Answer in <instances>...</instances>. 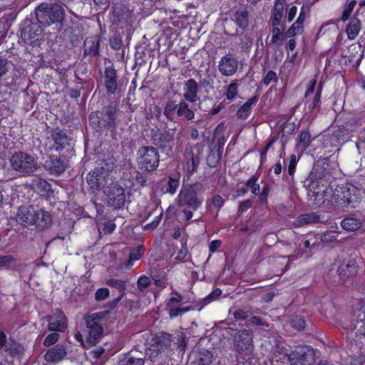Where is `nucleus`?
Listing matches in <instances>:
<instances>
[{"mask_svg": "<svg viewBox=\"0 0 365 365\" xmlns=\"http://www.w3.org/2000/svg\"><path fill=\"white\" fill-rule=\"evenodd\" d=\"M37 21L43 26L61 24L65 18L64 9L57 4H41L36 10Z\"/></svg>", "mask_w": 365, "mask_h": 365, "instance_id": "obj_1", "label": "nucleus"}, {"mask_svg": "<svg viewBox=\"0 0 365 365\" xmlns=\"http://www.w3.org/2000/svg\"><path fill=\"white\" fill-rule=\"evenodd\" d=\"M201 185L197 183L183 185L176 198L177 205L180 207H187L196 211L203 202V197L199 194Z\"/></svg>", "mask_w": 365, "mask_h": 365, "instance_id": "obj_2", "label": "nucleus"}, {"mask_svg": "<svg viewBox=\"0 0 365 365\" xmlns=\"http://www.w3.org/2000/svg\"><path fill=\"white\" fill-rule=\"evenodd\" d=\"M360 190L352 184L338 185L334 190L333 200L342 208L355 207L354 204L360 200Z\"/></svg>", "mask_w": 365, "mask_h": 365, "instance_id": "obj_3", "label": "nucleus"}, {"mask_svg": "<svg viewBox=\"0 0 365 365\" xmlns=\"http://www.w3.org/2000/svg\"><path fill=\"white\" fill-rule=\"evenodd\" d=\"M117 111L116 106L108 105L101 111L91 113L89 115L91 125L96 130L114 128L117 123Z\"/></svg>", "mask_w": 365, "mask_h": 365, "instance_id": "obj_4", "label": "nucleus"}, {"mask_svg": "<svg viewBox=\"0 0 365 365\" xmlns=\"http://www.w3.org/2000/svg\"><path fill=\"white\" fill-rule=\"evenodd\" d=\"M137 163L141 170L152 173L160 164V153L157 148L149 145L140 147L137 152Z\"/></svg>", "mask_w": 365, "mask_h": 365, "instance_id": "obj_5", "label": "nucleus"}, {"mask_svg": "<svg viewBox=\"0 0 365 365\" xmlns=\"http://www.w3.org/2000/svg\"><path fill=\"white\" fill-rule=\"evenodd\" d=\"M20 36L22 41L29 45H34L43 38L44 32L38 21L26 19L20 25Z\"/></svg>", "mask_w": 365, "mask_h": 365, "instance_id": "obj_6", "label": "nucleus"}, {"mask_svg": "<svg viewBox=\"0 0 365 365\" xmlns=\"http://www.w3.org/2000/svg\"><path fill=\"white\" fill-rule=\"evenodd\" d=\"M153 144L158 148L163 153L168 156L173 154L175 146V130L165 128L163 130L158 129L151 135Z\"/></svg>", "mask_w": 365, "mask_h": 365, "instance_id": "obj_7", "label": "nucleus"}, {"mask_svg": "<svg viewBox=\"0 0 365 365\" xmlns=\"http://www.w3.org/2000/svg\"><path fill=\"white\" fill-rule=\"evenodd\" d=\"M11 168L23 175H30L38 168L37 163L34 157L24 153H15L10 159Z\"/></svg>", "mask_w": 365, "mask_h": 365, "instance_id": "obj_8", "label": "nucleus"}, {"mask_svg": "<svg viewBox=\"0 0 365 365\" xmlns=\"http://www.w3.org/2000/svg\"><path fill=\"white\" fill-rule=\"evenodd\" d=\"M233 346L238 354L244 356L250 355L254 350L252 330L244 329L237 331L233 337Z\"/></svg>", "mask_w": 365, "mask_h": 365, "instance_id": "obj_9", "label": "nucleus"}, {"mask_svg": "<svg viewBox=\"0 0 365 365\" xmlns=\"http://www.w3.org/2000/svg\"><path fill=\"white\" fill-rule=\"evenodd\" d=\"M25 352L24 346L15 339H8L6 334L0 329V353L14 359H21Z\"/></svg>", "mask_w": 365, "mask_h": 365, "instance_id": "obj_10", "label": "nucleus"}, {"mask_svg": "<svg viewBox=\"0 0 365 365\" xmlns=\"http://www.w3.org/2000/svg\"><path fill=\"white\" fill-rule=\"evenodd\" d=\"M291 365H311L314 362V351L309 346L300 345L289 354L284 355Z\"/></svg>", "mask_w": 365, "mask_h": 365, "instance_id": "obj_11", "label": "nucleus"}, {"mask_svg": "<svg viewBox=\"0 0 365 365\" xmlns=\"http://www.w3.org/2000/svg\"><path fill=\"white\" fill-rule=\"evenodd\" d=\"M202 150L203 145L201 143L187 144L185 150V158L188 175H192L197 171Z\"/></svg>", "mask_w": 365, "mask_h": 365, "instance_id": "obj_12", "label": "nucleus"}, {"mask_svg": "<svg viewBox=\"0 0 365 365\" xmlns=\"http://www.w3.org/2000/svg\"><path fill=\"white\" fill-rule=\"evenodd\" d=\"M108 176L109 173L107 169L98 167L87 174L86 182L91 189L99 190L106 185Z\"/></svg>", "mask_w": 365, "mask_h": 365, "instance_id": "obj_13", "label": "nucleus"}, {"mask_svg": "<svg viewBox=\"0 0 365 365\" xmlns=\"http://www.w3.org/2000/svg\"><path fill=\"white\" fill-rule=\"evenodd\" d=\"M354 316L356 319L351 322L346 329L351 331L356 329L359 334L365 337V297L358 300Z\"/></svg>", "mask_w": 365, "mask_h": 365, "instance_id": "obj_14", "label": "nucleus"}, {"mask_svg": "<svg viewBox=\"0 0 365 365\" xmlns=\"http://www.w3.org/2000/svg\"><path fill=\"white\" fill-rule=\"evenodd\" d=\"M108 202L115 209L122 208L125 202V189L118 184H112L108 186L106 192Z\"/></svg>", "mask_w": 365, "mask_h": 365, "instance_id": "obj_15", "label": "nucleus"}, {"mask_svg": "<svg viewBox=\"0 0 365 365\" xmlns=\"http://www.w3.org/2000/svg\"><path fill=\"white\" fill-rule=\"evenodd\" d=\"M358 270L359 265L356 260L354 258H349L340 262L336 272L340 280L344 283L347 279L354 277Z\"/></svg>", "mask_w": 365, "mask_h": 365, "instance_id": "obj_16", "label": "nucleus"}, {"mask_svg": "<svg viewBox=\"0 0 365 365\" xmlns=\"http://www.w3.org/2000/svg\"><path fill=\"white\" fill-rule=\"evenodd\" d=\"M103 78L106 93L108 95L118 93L120 82L118 81L117 71L113 65L105 68Z\"/></svg>", "mask_w": 365, "mask_h": 365, "instance_id": "obj_17", "label": "nucleus"}, {"mask_svg": "<svg viewBox=\"0 0 365 365\" xmlns=\"http://www.w3.org/2000/svg\"><path fill=\"white\" fill-rule=\"evenodd\" d=\"M238 64V61L235 55L229 53L220 60L218 70L223 76H232L236 73Z\"/></svg>", "mask_w": 365, "mask_h": 365, "instance_id": "obj_18", "label": "nucleus"}, {"mask_svg": "<svg viewBox=\"0 0 365 365\" xmlns=\"http://www.w3.org/2000/svg\"><path fill=\"white\" fill-rule=\"evenodd\" d=\"M48 329L51 331L63 332L67 327V318L64 312L56 309L48 317Z\"/></svg>", "mask_w": 365, "mask_h": 365, "instance_id": "obj_19", "label": "nucleus"}, {"mask_svg": "<svg viewBox=\"0 0 365 365\" xmlns=\"http://www.w3.org/2000/svg\"><path fill=\"white\" fill-rule=\"evenodd\" d=\"M98 320L93 317H88L86 319V325L88 329L87 342L91 344H96L103 336V328Z\"/></svg>", "mask_w": 365, "mask_h": 365, "instance_id": "obj_20", "label": "nucleus"}, {"mask_svg": "<svg viewBox=\"0 0 365 365\" xmlns=\"http://www.w3.org/2000/svg\"><path fill=\"white\" fill-rule=\"evenodd\" d=\"M317 83V80L316 77L312 79L309 81L308 87L304 93V103L307 105L309 112H312L314 109L319 108L322 104V96H319V93H314V96L312 100L309 98V96L314 92Z\"/></svg>", "mask_w": 365, "mask_h": 365, "instance_id": "obj_21", "label": "nucleus"}, {"mask_svg": "<svg viewBox=\"0 0 365 365\" xmlns=\"http://www.w3.org/2000/svg\"><path fill=\"white\" fill-rule=\"evenodd\" d=\"M51 139L53 141V148L58 152L62 151L70 145V138L66 133L59 128H56L51 130Z\"/></svg>", "mask_w": 365, "mask_h": 365, "instance_id": "obj_22", "label": "nucleus"}, {"mask_svg": "<svg viewBox=\"0 0 365 365\" xmlns=\"http://www.w3.org/2000/svg\"><path fill=\"white\" fill-rule=\"evenodd\" d=\"M66 356V345L58 344L47 350L44 354V359L48 363L57 364L65 359Z\"/></svg>", "mask_w": 365, "mask_h": 365, "instance_id": "obj_23", "label": "nucleus"}, {"mask_svg": "<svg viewBox=\"0 0 365 365\" xmlns=\"http://www.w3.org/2000/svg\"><path fill=\"white\" fill-rule=\"evenodd\" d=\"M200 86L197 82L193 79L190 78L185 82L184 84V94L183 97L185 101L195 103L200 101V97L198 96Z\"/></svg>", "mask_w": 365, "mask_h": 365, "instance_id": "obj_24", "label": "nucleus"}, {"mask_svg": "<svg viewBox=\"0 0 365 365\" xmlns=\"http://www.w3.org/2000/svg\"><path fill=\"white\" fill-rule=\"evenodd\" d=\"M45 167L51 174L60 175L65 171L66 164L61 157L51 155L48 160L46 161Z\"/></svg>", "mask_w": 365, "mask_h": 365, "instance_id": "obj_25", "label": "nucleus"}, {"mask_svg": "<svg viewBox=\"0 0 365 365\" xmlns=\"http://www.w3.org/2000/svg\"><path fill=\"white\" fill-rule=\"evenodd\" d=\"M313 140L309 129L307 128L300 131L295 145V151L299 157L308 149Z\"/></svg>", "mask_w": 365, "mask_h": 365, "instance_id": "obj_26", "label": "nucleus"}, {"mask_svg": "<svg viewBox=\"0 0 365 365\" xmlns=\"http://www.w3.org/2000/svg\"><path fill=\"white\" fill-rule=\"evenodd\" d=\"M101 40L99 36H94L86 38L83 43L84 56H96L99 55Z\"/></svg>", "mask_w": 365, "mask_h": 365, "instance_id": "obj_27", "label": "nucleus"}, {"mask_svg": "<svg viewBox=\"0 0 365 365\" xmlns=\"http://www.w3.org/2000/svg\"><path fill=\"white\" fill-rule=\"evenodd\" d=\"M36 210L33 207L21 206L18 209L16 219L21 224L34 225Z\"/></svg>", "mask_w": 365, "mask_h": 365, "instance_id": "obj_28", "label": "nucleus"}, {"mask_svg": "<svg viewBox=\"0 0 365 365\" xmlns=\"http://www.w3.org/2000/svg\"><path fill=\"white\" fill-rule=\"evenodd\" d=\"M231 20L242 31L249 26V12L247 9H239L230 16Z\"/></svg>", "mask_w": 365, "mask_h": 365, "instance_id": "obj_29", "label": "nucleus"}, {"mask_svg": "<svg viewBox=\"0 0 365 365\" xmlns=\"http://www.w3.org/2000/svg\"><path fill=\"white\" fill-rule=\"evenodd\" d=\"M171 341V334L166 332L160 333L154 338V344L152 345L153 350L156 351L158 353L163 352L170 346Z\"/></svg>", "mask_w": 365, "mask_h": 365, "instance_id": "obj_30", "label": "nucleus"}, {"mask_svg": "<svg viewBox=\"0 0 365 365\" xmlns=\"http://www.w3.org/2000/svg\"><path fill=\"white\" fill-rule=\"evenodd\" d=\"M259 99L258 95H255L249 98L243 105H242L237 110L236 115L240 120H246L252 113V106L255 104Z\"/></svg>", "mask_w": 365, "mask_h": 365, "instance_id": "obj_31", "label": "nucleus"}, {"mask_svg": "<svg viewBox=\"0 0 365 365\" xmlns=\"http://www.w3.org/2000/svg\"><path fill=\"white\" fill-rule=\"evenodd\" d=\"M51 223L52 217L48 212L43 210H36L35 222H34V225H36L40 228L44 229L49 227L51 225Z\"/></svg>", "mask_w": 365, "mask_h": 365, "instance_id": "obj_32", "label": "nucleus"}, {"mask_svg": "<svg viewBox=\"0 0 365 365\" xmlns=\"http://www.w3.org/2000/svg\"><path fill=\"white\" fill-rule=\"evenodd\" d=\"M361 29V21L356 16L351 17L346 26V32L348 38L349 40H354L358 36Z\"/></svg>", "mask_w": 365, "mask_h": 365, "instance_id": "obj_33", "label": "nucleus"}, {"mask_svg": "<svg viewBox=\"0 0 365 365\" xmlns=\"http://www.w3.org/2000/svg\"><path fill=\"white\" fill-rule=\"evenodd\" d=\"M225 200L220 195H215L212 197L210 202L207 201V210L213 215V210H215V218H217L220 210L222 208Z\"/></svg>", "mask_w": 365, "mask_h": 365, "instance_id": "obj_34", "label": "nucleus"}, {"mask_svg": "<svg viewBox=\"0 0 365 365\" xmlns=\"http://www.w3.org/2000/svg\"><path fill=\"white\" fill-rule=\"evenodd\" d=\"M280 24H274L271 23L272 29L270 30L271 33V39L268 43L269 45H281L282 41H283L287 37L286 33L284 34L282 31L279 28Z\"/></svg>", "mask_w": 365, "mask_h": 365, "instance_id": "obj_35", "label": "nucleus"}, {"mask_svg": "<svg viewBox=\"0 0 365 365\" xmlns=\"http://www.w3.org/2000/svg\"><path fill=\"white\" fill-rule=\"evenodd\" d=\"M320 216L316 212L302 214L295 220L297 226L302 227L308 224H316L319 222Z\"/></svg>", "mask_w": 365, "mask_h": 365, "instance_id": "obj_36", "label": "nucleus"}, {"mask_svg": "<svg viewBox=\"0 0 365 365\" xmlns=\"http://www.w3.org/2000/svg\"><path fill=\"white\" fill-rule=\"evenodd\" d=\"M176 115L177 117L183 118L187 120H192L195 118L194 111L189 108L188 104L183 100H181L178 103Z\"/></svg>", "mask_w": 365, "mask_h": 365, "instance_id": "obj_37", "label": "nucleus"}, {"mask_svg": "<svg viewBox=\"0 0 365 365\" xmlns=\"http://www.w3.org/2000/svg\"><path fill=\"white\" fill-rule=\"evenodd\" d=\"M284 4L279 0L274 1L272 16L271 17V23L280 24L283 17Z\"/></svg>", "mask_w": 365, "mask_h": 365, "instance_id": "obj_38", "label": "nucleus"}, {"mask_svg": "<svg viewBox=\"0 0 365 365\" xmlns=\"http://www.w3.org/2000/svg\"><path fill=\"white\" fill-rule=\"evenodd\" d=\"M341 225L346 231H355L361 227L362 223L356 218L346 217L341 220Z\"/></svg>", "mask_w": 365, "mask_h": 365, "instance_id": "obj_39", "label": "nucleus"}, {"mask_svg": "<svg viewBox=\"0 0 365 365\" xmlns=\"http://www.w3.org/2000/svg\"><path fill=\"white\" fill-rule=\"evenodd\" d=\"M126 281L115 279V278H110L106 280V283L107 285L112 288L116 289L118 292L119 295L125 296L126 295Z\"/></svg>", "mask_w": 365, "mask_h": 365, "instance_id": "obj_40", "label": "nucleus"}, {"mask_svg": "<svg viewBox=\"0 0 365 365\" xmlns=\"http://www.w3.org/2000/svg\"><path fill=\"white\" fill-rule=\"evenodd\" d=\"M178 107V103L176 101L173 100H169L165 107L163 110L164 115L170 121H175V113Z\"/></svg>", "mask_w": 365, "mask_h": 365, "instance_id": "obj_41", "label": "nucleus"}, {"mask_svg": "<svg viewBox=\"0 0 365 365\" xmlns=\"http://www.w3.org/2000/svg\"><path fill=\"white\" fill-rule=\"evenodd\" d=\"M212 354L208 350H202L197 355L195 365H210L212 361Z\"/></svg>", "mask_w": 365, "mask_h": 365, "instance_id": "obj_42", "label": "nucleus"}, {"mask_svg": "<svg viewBox=\"0 0 365 365\" xmlns=\"http://www.w3.org/2000/svg\"><path fill=\"white\" fill-rule=\"evenodd\" d=\"M239 86L238 80H234L225 87V96L227 100L232 101L238 96Z\"/></svg>", "mask_w": 365, "mask_h": 365, "instance_id": "obj_43", "label": "nucleus"}, {"mask_svg": "<svg viewBox=\"0 0 365 365\" xmlns=\"http://www.w3.org/2000/svg\"><path fill=\"white\" fill-rule=\"evenodd\" d=\"M311 186L314 187V192L319 195V193H324L327 191L328 187L330 186V182L322 178H319L315 182H312Z\"/></svg>", "mask_w": 365, "mask_h": 365, "instance_id": "obj_44", "label": "nucleus"}, {"mask_svg": "<svg viewBox=\"0 0 365 365\" xmlns=\"http://www.w3.org/2000/svg\"><path fill=\"white\" fill-rule=\"evenodd\" d=\"M221 152L220 150H211L207 157V163L210 168H217L221 161Z\"/></svg>", "mask_w": 365, "mask_h": 365, "instance_id": "obj_45", "label": "nucleus"}, {"mask_svg": "<svg viewBox=\"0 0 365 365\" xmlns=\"http://www.w3.org/2000/svg\"><path fill=\"white\" fill-rule=\"evenodd\" d=\"M259 174L255 173L253 175H252L250 178L248 179L245 182L246 185L250 187L252 193H253L255 195H258L260 190V186L257 182L259 180Z\"/></svg>", "mask_w": 365, "mask_h": 365, "instance_id": "obj_46", "label": "nucleus"}, {"mask_svg": "<svg viewBox=\"0 0 365 365\" xmlns=\"http://www.w3.org/2000/svg\"><path fill=\"white\" fill-rule=\"evenodd\" d=\"M144 247L143 245H138L130 250L129 253V262H133L141 259L144 254Z\"/></svg>", "mask_w": 365, "mask_h": 365, "instance_id": "obj_47", "label": "nucleus"}, {"mask_svg": "<svg viewBox=\"0 0 365 365\" xmlns=\"http://www.w3.org/2000/svg\"><path fill=\"white\" fill-rule=\"evenodd\" d=\"M36 186L37 190L40 192H42V195H48L53 192L52 185L45 180L39 179Z\"/></svg>", "mask_w": 365, "mask_h": 365, "instance_id": "obj_48", "label": "nucleus"}, {"mask_svg": "<svg viewBox=\"0 0 365 365\" xmlns=\"http://www.w3.org/2000/svg\"><path fill=\"white\" fill-rule=\"evenodd\" d=\"M179 186L180 178L169 176L166 187V192H168L170 195H174L176 192Z\"/></svg>", "mask_w": 365, "mask_h": 365, "instance_id": "obj_49", "label": "nucleus"}, {"mask_svg": "<svg viewBox=\"0 0 365 365\" xmlns=\"http://www.w3.org/2000/svg\"><path fill=\"white\" fill-rule=\"evenodd\" d=\"M168 311V314L170 319L175 318L179 316H182L183 314L190 310V307H166Z\"/></svg>", "mask_w": 365, "mask_h": 365, "instance_id": "obj_50", "label": "nucleus"}, {"mask_svg": "<svg viewBox=\"0 0 365 365\" xmlns=\"http://www.w3.org/2000/svg\"><path fill=\"white\" fill-rule=\"evenodd\" d=\"M119 365H144V361L140 358L127 356L120 360Z\"/></svg>", "mask_w": 365, "mask_h": 365, "instance_id": "obj_51", "label": "nucleus"}, {"mask_svg": "<svg viewBox=\"0 0 365 365\" xmlns=\"http://www.w3.org/2000/svg\"><path fill=\"white\" fill-rule=\"evenodd\" d=\"M304 27L294 23L286 31L287 37L293 38L298 34L304 32Z\"/></svg>", "mask_w": 365, "mask_h": 365, "instance_id": "obj_52", "label": "nucleus"}, {"mask_svg": "<svg viewBox=\"0 0 365 365\" xmlns=\"http://www.w3.org/2000/svg\"><path fill=\"white\" fill-rule=\"evenodd\" d=\"M163 216V209H161L159 215H157L151 222L145 225L144 227V229L145 230H150V231H152V230H154L155 229H156L158 227V226L159 225L160 221L162 220Z\"/></svg>", "mask_w": 365, "mask_h": 365, "instance_id": "obj_53", "label": "nucleus"}, {"mask_svg": "<svg viewBox=\"0 0 365 365\" xmlns=\"http://www.w3.org/2000/svg\"><path fill=\"white\" fill-rule=\"evenodd\" d=\"M277 139L275 137H272L265 145V146L262 149L259 153L260 157V163L262 164L264 161L267 159V153L269 149L274 145L276 142Z\"/></svg>", "mask_w": 365, "mask_h": 365, "instance_id": "obj_54", "label": "nucleus"}, {"mask_svg": "<svg viewBox=\"0 0 365 365\" xmlns=\"http://www.w3.org/2000/svg\"><path fill=\"white\" fill-rule=\"evenodd\" d=\"M298 160L299 158H297L295 154L293 153L290 155L289 163L287 168V173L289 176L292 177L294 175L296 171Z\"/></svg>", "mask_w": 365, "mask_h": 365, "instance_id": "obj_55", "label": "nucleus"}, {"mask_svg": "<svg viewBox=\"0 0 365 365\" xmlns=\"http://www.w3.org/2000/svg\"><path fill=\"white\" fill-rule=\"evenodd\" d=\"M56 332L57 331H54L47 335L43 342V344L45 346H50L55 344L58 341L59 339V334Z\"/></svg>", "mask_w": 365, "mask_h": 365, "instance_id": "obj_56", "label": "nucleus"}, {"mask_svg": "<svg viewBox=\"0 0 365 365\" xmlns=\"http://www.w3.org/2000/svg\"><path fill=\"white\" fill-rule=\"evenodd\" d=\"M150 284V278L145 275H141L139 277L137 281V287L140 291L148 288Z\"/></svg>", "mask_w": 365, "mask_h": 365, "instance_id": "obj_57", "label": "nucleus"}, {"mask_svg": "<svg viewBox=\"0 0 365 365\" xmlns=\"http://www.w3.org/2000/svg\"><path fill=\"white\" fill-rule=\"evenodd\" d=\"M109 289L106 287L99 288L96 290L95 294V298L98 302L105 300L109 297Z\"/></svg>", "mask_w": 365, "mask_h": 365, "instance_id": "obj_58", "label": "nucleus"}, {"mask_svg": "<svg viewBox=\"0 0 365 365\" xmlns=\"http://www.w3.org/2000/svg\"><path fill=\"white\" fill-rule=\"evenodd\" d=\"M222 294V290L220 288L214 289L205 299L206 303L217 300Z\"/></svg>", "mask_w": 365, "mask_h": 365, "instance_id": "obj_59", "label": "nucleus"}, {"mask_svg": "<svg viewBox=\"0 0 365 365\" xmlns=\"http://www.w3.org/2000/svg\"><path fill=\"white\" fill-rule=\"evenodd\" d=\"M274 81L275 82L277 81V76L275 71L270 70L269 71L266 75L263 78V83L267 86L270 84V83Z\"/></svg>", "mask_w": 365, "mask_h": 365, "instance_id": "obj_60", "label": "nucleus"}, {"mask_svg": "<svg viewBox=\"0 0 365 365\" xmlns=\"http://www.w3.org/2000/svg\"><path fill=\"white\" fill-rule=\"evenodd\" d=\"M9 69V64L6 56H0V78L5 75Z\"/></svg>", "mask_w": 365, "mask_h": 365, "instance_id": "obj_61", "label": "nucleus"}, {"mask_svg": "<svg viewBox=\"0 0 365 365\" xmlns=\"http://www.w3.org/2000/svg\"><path fill=\"white\" fill-rule=\"evenodd\" d=\"M270 191L269 185L266 183L263 185L262 191L259 193V199L261 202L267 203V197Z\"/></svg>", "mask_w": 365, "mask_h": 365, "instance_id": "obj_62", "label": "nucleus"}, {"mask_svg": "<svg viewBox=\"0 0 365 365\" xmlns=\"http://www.w3.org/2000/svg\"><path fill=\"white\" fill-rule=\"evenodd\" d=\"M182 295L180 293L176 292L175 297H172L167 301L166 307H175V304L180 303L182 302Z\"/></svg>", "mask_w": 365, "mask_h": 365, "instance_id": "obj_63", "label": "nucleus"}, {"mask_svg": "<svg viewBox=\"0 0 365 365\" xmlns=\"http://www.w3.org/2000/svg\"><path fill=\"white\" fill-rule=\"evenodd\" d=\"M252 202L249 199L240 202L238 207V212H244L247 211L252 207Z\"/></svg>", "mask_w": 365, "mask_h": 365, "instance_id": "obj_64", "label": "nucleus"}]
</instances>
